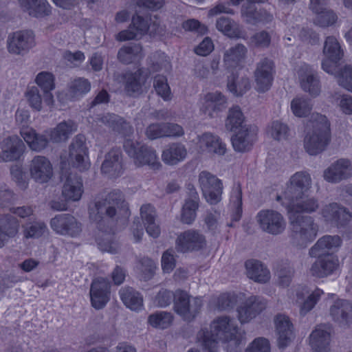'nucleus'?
Segmentation results:
<instances>
[{"instance_id": "obj_1", "label": "nucleus", "mask_w": 352, "mask_h": 352, "mask_svg": "<svg viewBox=\"0 0 352 352\" xmlns=\"http://www.w3.org/2000/svg\"><path fill=\"white\" fill-rule=\"evenodd\" d=\"M310 185L311 178L308 174L296 173L291 177L284 194L278 197L287 208L291 228L295 232L294 237L302 243L313 241L318 232L311 219L302 215L318 208L316 201L307 195Z\"/></svg>"}, {"instance_id": "obj_2", "label": "nucleus", "mask_w": 352, "mask_h": 352, "mask_svg": "<svg viewBox=\"0 0 352 352\" xmlns=\"http://www.w3.org/2000/svg\"><path fill=\"white\" fill-rule=\"evenodd\" d=\"M30 118L28 109L19 107L16 112V122L21 125L19 133L28 147L34 151H41L48 142H64L76 130V126L72 121L59 123L54 129L38 134L34 129L26 126Z\"/></svg>"}, {"instance_id": "obj_3", "label": "nucleus", "mask_w": 352, "mask_h": 352, "mask_svg": "<svg viewBox=\"0 0 352 352\" xmlns=\"http://www.w3.org/2000/svg\"><path fill=\"white\" fill-rule=\"evenodd\" d=\"M240 333L234 321L228 317H221L212 322L210 331L201 330L198 333V340L208 352H213L220 342H232L234 344L239 342Z\"/></svg>"}, {"instance_id": "obj_4", "label": "nucleus", "mask_w": 352, "mask_h": 352, "mask_svg": "<svg viewBox=\"0 0 352 352\" xmlns=\"http://www.w3.org/2000/svg\"><path fill=\"white\" fill-rule=\"evenodd\" d=\"M341 244L339 236H325L320 238L310 250L312 257L318 258L312 265L310 272L316 277H324L333 272L338 267V261L333 257L323 258L335 250Z\"/></svg>"}, {"instance_id": "obj_5", "label": "nucleus", "mask_w": 352, "mask_h": 352, "mask_svg": "<svg viewBox=\"0 0 352 352\" xmlns=\"http://www.w3.org/2000/svg\"><path fill=\"white\" fill-rule=\"evenodd\" d=\"M314 126L316 131L307 134L305 138V148L310 155H317L324 150L330 141L329 123L327 118L319 114H313Z\"/></svg>"}, {"instance_id": "obj_6", "label": "nucleus", "mask_w": 352, "mask_h": 352, "mask_svg": "<svg viewBox=\"0 0 352 352\" xmlns=\"http://www.w3.org/2000/svg\"><path fill=\"white\" fill-rule=\"evenodd\" d=\"M199 184L206 200L215 204L221 199L223 185L219 179L207 171H202L199 175Z\"/></svg>"}, {"instance_id": "obj_7", "label": "nucleus", "mask_w": 352, "mask_h": 352, "mask_svg": "<svg viewBox=\"0 0 352 352\" xmlns=\"http://www.w3.org/2000/svg\"><path fill=\"white\" fill-rule=\"evenodd\" d=\"M118 208V213L125 217L129 215L127 204L120 199V195L113 194L110 195L108 199H105L102 203L98 201L90 208V217L97 219L98 214L106 213L109 217L115 214V207Z\"/></svg>"}, {"instance_id": "obj_8", "label": "nucleus", "mask_w": 352, "mask_h": 352, "mask_svg": "<svg viewBox=\"0 0 352 352\" xmlns=\"http://www.w3.org/2000/svg\"><path fill=\"white\" fill-rule=\"evenodd\" d=\"M126 152L134 160L138 166L148 165L153 168H157L160 165L156 152L150 148L138 147L131 140H126L124 143Z\"/></svg>"}, {"instance_id": "obj_9", "label": "nucleus", "mask_w": 352, "mask_h": 352, "mask_svg": "<svg viewBox=\"0 0 352 352\" xmlns=\"http://www.w3.org/2000/svg\"><path fill=\"white\" fill-rule=\"evenodd\" d=\"M322 67L326 72L336 75L339 60L342 57V52L335 37H328L323 50Z\"/></svg>"}, {"instance_id": "obj_10", "label": "nucleus", "mask_w": 352, "mask_h": 352, "mask_svg": "<svg viewBox=\"0 0 352 352\" xmlns=\"http://www.w3.org/2000/svg\"><path fill=\"white\" fill-rule=\"evenodd\" d=\"M175 298V311L185 320L193 318L203 304L201 298L190 299L188 294L184 292H177Z\"/></svg>"}, {"instance_id": "obj_11", "label": "nucleus", "mask_w": 352, "mask_h": 352, "mask_svg": "<svg viewBox=\"0 0 352 352\" xmlns=\"http://www.w3.org/2000/svg\"><path fill=\"white\" fill-rule=\"evenodd\" d=\"M68 160L80 170L86 169L89 166L86 139L84 135L76 136L69 148Z\"/></svg>"}, {"instance_id": "obj_12", "label": "nucleus", "mask_w": 352, "mask_h": 352, "mask_svg": "<svg viewBox=\"0 0 352 352\" xmlns=\"http://www.w3.org/2000/svg\"><path fill=\"white\" fill-rule=\"evenodd\" d=\"M28 170L31 178L38 184L48 182L53 176L52 164L44 156H35L30 161Z\"/></svg>"}, {"instance_id": "obj_13", "label": "nucleus", "mask_w": 352, "mask_h": 352, "mask_svg": "<svg viewBox=\"0 0 352 352\" xmlns=\"http://www.w3.org/2000/svg\"><path fill=\"white\" fill-rule=\"evenodd\" d=\"M157 24L149 23L148 19L145 20L139 16H133L132 25L128 30L122 31L118 34L116 38L119 41H126L141 38L149 32L150 34H154L156 32Z\"/></svg>"}, {"instance_id": "obj_14", "label": "nucleus", "mask_w": 352, "mask_h": 352, "mask_svg": "<svg viewBox=\"0 0 352 352\" xmlns=\"http://www.w3.org/2000/svg\"><path fill=\"white\" fill-rule=\"evenodd\" d=\"M256 219L263 230L272 234L282 232L285 228L283 216L274 210H261L258 213Z\"/></svg>"}, {"instance_id": "obj_15", "label": "nucleus", "mask_w": 352, "mask_h": 352, "mask_svg": "<svg viewBox=\"0 0 352 352\" xmlns=\"http://www.w3.org/2000/svg\"><path fill=\"white\" fill-rule=\"evenodd\" d=\"M273 75V62L267 58L261 60L254 73L256 90L260 93L268 91L272 84Z\"/></svg>"}, {"instance_id": "obj_16", "label": "nucleus", "mask_w": 352, "mask_h": 352, "mask_svg": "<svg viewBox=\"0 0 352 352\" xmlns=\"http://www.w3.org/2000/svg\"><path fill=\"white\" fill-rule=\"evenodd\" d=\"M24 144L17 135H9L0 143V162L17 160L24 151Z\"/></svg>"}, {"instance_id": "obj_17", "label": "nucleus", "mask_w": 352, "mask_h": 352, "mask_svg": "<svg viewBox=\"0 0 352 352\" xmlns=\"http://www.w3.org/2000/svg\"><path fill=\"white\" fill-rule=\"evenodd\" d=\"M195 144L196 150L201 153L223 155L227 151L226 144L218 136L211 133H204L199 136Z\"/></svg>"}, {"instance_id": "obj_18", "label": "nucleus", "mask_w": 352, "mask_h": 352, "mask_svg": "<svg viewBox=\"0 0 352 352\" xmlns=\"http://www.w3.org/2000/svg\"><path fill=\"white\" fill-rule=\"evenodd\" d=\"M34 45V38L31 32H16L8 38L9 52L14 54L26 53Z\"/></svg>"}, {"instance_id": "obj_19", "label": "nucleus", "mask_w": 352, "mask_h": 352, "mask_svg": "<svg viewBox=\"0 0 352 352\" xmlns=\"http://www.w3.org/2000/svg\"><path fill=\"white\" fill-rule=\"evenodd\" d=\"M109 282L103 278L95 279L90 288V298L91 305L96 309H102L109 300Z\"/></svg>"}, {"instance_id": "obj_20", "label": "nucleus", "mask_w": 352, "mask_h": 352, "mask_svg": "<svg viewBox=\"0 0 352 352\" xmlns=\"http://www.w3.org/2000/svg\"><path fill=\"white\" fill-rule=\"evenodd\" d=\"M234 133L232 137V144L236 152L245 153L250 151L257 140L256 127L247 128Z\"/></svg>"}, {"instance_id": "obj_21", "label": "nucleus", "mask_w": 352, "mask_h": 352, "mask_svg": "<svg viewBox=\"0 0 352 352\" xmlns=\"http://www.w3.org/2000/svg\"><path fill=\"white\" fill-rule=\"evenodd\" d=\"M34 82L43 94L44 104L49 107H53L54 97L52 91L56 87L54 75L47 71L38 72L35 76Z\"/></svg>"}, {"instance_id": "obj_22", "label": "nucleus", "mask_w": 352, "mask_h": 352, "mask_svg": "<svg viewBox=\"0 0 352 352\" xmlns=\"http://www.w3.org/2000/svg\"><path fill=\"white\" fill-rule=\"evenodd\" d=\"M352 168L348 160L340 159L333 162L324 172V178L329 182L336 183L351 176Z\"/></svg>"}, {"instance_id": "obj_23", "label": "nucleus", "mask_w": 352, "mask_h": 352, "mask_svg": "<svg viewBox=\"0 0 352 352\" xmlns=\"http://www.w3.org/2000/svg\"><path fill=\"white\" fill-rule=\"evenodd\" d=\"M151 84L149 74L145 69L126 76V90L129 95L135 96L146 89Z\"/></svg>"}, {"instance_id": "obj_24", "label": "nucleus", "mask_w": 352, "mask_h": 352, "mask_svg": "<svg viewBox=\"0 0 352 352\" xmlns=\"http://www.w3.org/2000/svg\"><path fill=\"white\" fill-rule=\"evenodd\" d=\"M226 104V98L218 91L210 92L201 98L199 105L201 111L210 117L215 116Z\"/></svg>"}, {"instance_id": "obj_25", "label": "nucleus", "mask_w": 352, "mask_h": 352, "mask_svg": "<svg viewBox=\"0 0 352 352\" xmlns=\"http://www.w3.org/2000/svg\"><path fill=\"white\" fill-rule=\"evenodd\" d=\"M311 8L316 14L314 23L321 27H326L333 24L337 16L331 10L324 7L323 0H311Z\"/></svg>"}, {"instance_id": "obj_26", "label": "nucleus", "mask_w": 352, "mask_h": 352, "mask_svg": "<svg viewBox=\"0 0 352 352\" xmlns=\"http://www.w3.org/2000/svg\"><path fill=\"white\" fill-rule=\"evenodd\" d=\"M52 228L60 234L74 236L79 230L80 227L76 220L69 216L59 215L51 221Z\"/></svg>"}, {"instance_id": "obj_27", "label": "nucleus", "mask_w": 352, "mask_h": 352, "mask_svg": "<svg viewBox=\"0 0 352 352\" xmlns=\"http://www.w3.org/2000/svg\"><path fill=\"white\" fill-rule=\"evenodd\" d=\"M265 305L256 297L248 298L238 308V318L241 323L253 319L264 308Z\"/></svg>"}, {"instance_id": "obj_28", "label": "nucleus", "mask_w": 352, "mask_h": 352, "mask_svg": "<svg viewBox=\"0 0 352 352\" xmlns=\"http://www.w3.org/2000/svg\"><path fill=\"white\" fill-rule=\"evenodd\" d=\"M205 244L204 238L195 231H187L179 235L177 241V248L182 252L197 250Z\"/></svg>"}, {"instance_id": "obj_29", "label": "nucleus", "mask_w": 352, "mask_h": 352, "mask_svg": "<svg viewBox=\"0 0 352 352\" xmlns=\"http://www.w3.org/2000/svg\"><path fill=\"white\" fill-rule=\"evenodd\" d=\"M297 75L302 88L311 96H317L320 91L318 80L314 77L311 68L304 65L297 71Z\"/></svg>"}, {"instance_id": "obj_30", "label": "nucleus", "mask_w": 352, "mask_h": 352, "mask_svg": "<svg viewBox=\"0 0 352 352\" xmlns=\"http://www.w3.org/2000/svg\"><path fill=\"white\" fill-rule=\"evenodd\" d=\"M146 133L149 138L156 139L164 136H180L184 134V130L181 126L175 124H155L147 128Z\"/></svg>"}, {"instance_id": "obj_31", "label": "nucleus", "mask_w": 352, "mask_h": 352, "mask_svg": "<svg viewBox=\"0 0 352 352\" xmlns=\"http://www.w3.org/2000/svg\"><path fill=\"white\" fill-rule=\"evenodd\" d=\"M225 126L228 131L232 132L256 127L246 124L245 116L239 107H233L229 109Z\"/></svg>"}, {"instance_id": "obj_32", "label": "nucleus", "mask_w": 352, "mask_h": 352, "mask_svg": "<svg viewBox=\"0 0 352 352\" xmlns=\"http://www.w3.org/2000/svg\"><path fill=\"white\" fill-rule=\"evenodd\" d=\"M275 325L278 334V344L279 347L283 348L293 338L291 324L287 316L279 315L275 318Z\"/></svg>"}, {"instance_id": "obj_33", "label": "nucleus", "mask_w": 352, "mask_h": 352, "mask_svg": "<svg viewBox=\"0 0 352 352\" xmlns=\"http://www.w3.org/2000/svg\"><path fill=\"white\" fill-rule=\"evenodd\" d=\"M19 3L32 16L43 17L51 13V6L47 0H19Z\"/></svg>"}, {"instance_id": "obj_34", "label": "nucleus", "mask_w": 352, "mask_h": 352, "mask_svg": "<svg viewBox=\"0 0 352 352\" xmlns=\"http://www.w3.org/2000/svg\"><path fill=\"white\" fill-rule=\"evenodd\" d=\"M187 155L185 147L179 144H173L166 146L162 154V160L168 165H175L183 161Z\"/></svg>"}, {"instance_id": "obj_35", "label": "nucleus", "mask_w": 352, "mask_h": 352, "mask_svg": "<svg viewBox=\"0 0 352 352\" xmlns=\"http://www.w3.org/2000/svg\"><path fill=\"white\" fill-rule=\"evenodd\" d=\"M82 194V184L80 178L70 175L69 176L63 188V195L68 200L78 201Z\"/></svg>"}, {"instance_id": "obj_36", "label": "nucleus", "mask_w": 352, "mask_h": 352, "mask_svg": "<svg viewBox=\"0 0 352 352\" xmlns=\"http://www.w3.org/2000/svg\"><path fill=\"white\" fill-rule=\"evenodd\" d=\"M246 52V48L242 45H237L227 50L223 58L226 67L229 69H234L239 68Z\"/></svg>"}, {"instance_id": "obj_37", "label": "nucleus", "mask_w": 352, "mask_h": 352, "mask_svg": "<svg viewBox=\"0 0 352 352\" xmlns=\"http://www.w3.org/2000/svg\"><path fill=\"white\" fill-rule=\"evenodd\" d=\"M248 276L259 283H265L270 279V272L261 263L250 260L245 263Z\"/></svg>"}, {"instance_id": "obj_38", "label": "nucleus", "mask_w": 352, "mask_h": 352, "mask_svg": "<svg viewBox=\"0 0 352 352\" xmlns=\"http://www.w3.org/2000/svg\"><path fill=\"white\" fill-rule=\"evenodd\" d=\"M24 98L33 110L42 111H48L52 108V107H49L44 104L43 95H41L38 87L35 86L28 87L24 93Z\"/></svg>"}, {"instance_id": "obj_39", "label": "nucleus", "mask_w": 352, "mask_h": 352, "mask_svg": "<svg viewBox=\"0 0 352 352\" xmlns=\"http://www.w3.org/2000/svg\"><path fill=\"white\" fill-rule=\"evenodd\" d=\"M141 220L146 226L147 233L152 237H157L160 232L159 226L154 221L155 212L151 205H144L140 210Z\"/></svg>"}, {"instance_id": "obj_40", "label": "nucleus", "mask_w": 352, "mask_h": 352, "mask_svg": "<svg viewBox=\"0 0 352 352\" xmlns=\"http://www.w3.org/2000/svg\"><path fill=\"white\" fill-rule=\"evenodd\" d=\"M331 316L340 322L349 323L352 319V307L346 301L339 300L331 307Z\"/></svg>"}, {"instance_id": "obj_41", "label": "nucleus", "mask_w": 352, "mask_h": 352, "mask_svg": "<svg viewBox=\"0 0 352 352\" xmlns=\"http://www.w3.org/2000/svg\"><path fill=\"white\" fill-rule=\"evenodd\" d=\"M121 300L131 310L140 311L143 307V300L138 292L132 289L125 288L120 292Z\"/></svg>"}, {"instance_id": "obj_42", "label": "nucleus", "mask_w": 352, "mask_h": 352, "mask_svg": "<svg viewBox=\"0 0 352 352\" xmlns=\"http://www.w3.org/2000/svg\"><path fill=\"white\" fill-rule=\"evenodd\" d=\"M198 196L194 188L190 190V197L183 206L182 220L186 223H190L195 219V211L197 208Z\"/></svg>"}, {"instance_id": "obj_43", "label": "nucleus", "mask_w": 352, "mask_h": 352, "mask_svg": "<svg viewBox=\"0 0 352 352\" xmlns=\"http://www.w3.org/2000/svg\"><path fill=\"white\" fill-rule=\"evenodd\" d=\"M121 169L119 151H111L109 152L102 165V170L104 173L114 175L119 173Z\"/></svg>"}, {"instance_id": "obj_44", "label": "nucleus", "mask_w": 352, "mask_h": 352, "mask_svg": "<svg viewBox=\"0 0 352 352\" xmlns=\"http://www.w3.org/2000/svg\"><path fill=\"white\" fill-rule=\"evenodd\" d=\"M230 211L233 221H238L242 214V193L239 187L235 188L231 195Z\"/></svg>"}, {"instance_id": "obj_45", "label": "nucleus", "mask_w": 352, "mask_h": 352, "mask_svg": "<svg viewBox=\"0 0 352 352\" xmlns=\"http://www.w3.org/2000/svg\"><path fill=\"white\" fill-rule=\"evenodd\" d=\"M18 223L14 219H2L0 220V248L8 237L14 236L18 232Z\"/></svg>"}, {"instance_id": "obj_46", "label": "nucleus", "mask_w": 352, "mask_h": 352, "mask_svg": "<svg viewBox=\"0 0 352 352\" xmlns=\"http://www.w3.org/2000/svg\"><path fill=\"white\" fill-rule=\"evenodd\" d=\"M142 56V49L140 45L123 47L118 52V58L124 63L138 61Z\"/></svg>"}, {"instance_id": "obj_47", "label": "nucleus", "mask_w": 352, "mask_h": 352, "mask_svg": "<svg viewBox=\"0 0 352 352\" xmlns=\"http://www.w3.org/2000/svg\"><path fill=\"white\" fill-rule=\"evenodd\" d=\"M329 329L326 325L318 326L309 336V343L312 347H320L329 340Z\"/></svg>"}, {"instance_id": "obj_48", "label": "nucleus", "mask_w": 352, "mask_h": 352, "mask_svg": "<svg viewBox=\"0 0 352 352\" xmlns=\"http://www.w3.org/2000/svg\"><path fill=\"white\" fill-rule=\"evenodd\" d=\"M290 109L296 117L303 118L309 114L311 106L307 99L297 96L291 101Z\"/></svg>"}, {"instance_id": "obj_49", "label": "nucleus", "mask_w": 352, "mask_h": 352, "mask_svg": "<svg viewBox=\"0 0 352 352\" xmlns=\"http://www.w3.org/2000/svg\"><path fill=\"white\" fill-rule=\"evenodd\" d=\"M250 87V82L248 78L238 77L236 78L235 76H228V89L235 96H241L246 92Z\"/></svg>"}, {"instance_id": "obj_50", "label": "nucleus", "mask_w": 352, "mask_h": 352, "mask_svg": "<svg viewBox=\"0 0 352 352\" xmlns=\"http://www.w3.org/2000/svg\"><path fill=\"white\" fill-rule=\"evenodd\" d=\"M323 216L327 220H347L350 214L344 208H340L337 204H333L326 207L323 211Z\"/></svg>"}, {"instance_id": "obj_51", "label": "nucleus", "mask_w": 352, "mask_h": 352, "mask_svg": "<svg viewBox=\"0 0 352 352\" xmlns=\"http://www.w3.org/2000/svg\"><path fill=\"white\" fill-rule=\"evenodd\" d=\"M217 28L225 35L236 38L241 36V32L236 24L226 18H221L217 22Z\"/></svg>"}, {"instance_id": "obj_52", "label": "nucleus", "mask_w": 352, "mask_h": 352, "mask_svg": "<svg viewBox=\"0 0 352 352\" xmlns=\"http://www.w3.org/2000/svg\"><path fill=\"white\" fill-rule=\"evenodd\" d=\"M287 133V126L279 121H274L272 122L267 128V135L276 140L285 139Z\"/></svg>"}, {"instance_id": "obj_53", "label": "nucleus", "mask_w": 352, "mask_h": 352, "mask_svg": "<svg viewBox=\"0 0 352 352\" xmlns=\"http://www.w3.org/2000/svg\"><path fill=\"white\" fill-rule=\"evenodd\" d=\"M91 85L89 82L83 78L75 80L70 87V95L72 98H78L90 91Z\"/></svg>"}, {"instance_id": "obj_54", "label": "nucleus", "mask_w": 352, "mask_h": 352, "mask_svg": "<svg viewBox=\"0 0 352 352\" xmlns=\"http://www.w3.org/2000/svg\"><path fill=\"white\" fill-rule=\"evenodd\" d=\"M148 323L153 327L164 329L172 322V316L166 312H157L148 317Z\"/></svg>"}, {"instance_id": "obj_55", "label": "nucleus", "mask_w": 352, "mask_h": 352, "mask_svg": "<svg viewBox=\"0 0 352 352\" xmlns=\"http://www.w3.org/2000/svg\"><path fill=\"white\" fill-rule=\"evenodd\" d=\"M154 87L158 94L164 100H169L171 98V92L166 78L163 76L155 77Z\"/></svg>"}, {"instance_id": "obj_56", "label": "nucleus", "mask_w": 352, "mask_h": 352, "mask_svg": "<svg viewBox=\"0 0 352 352\" xmlns=\"http://www.w3.org/2000/svg\"><path fill=\"white\" fill-rule=\"evenodd\" d=\"M333 102L340 107L344 113H352V98L351 96L336 94L333 96Z\"/></svg>"}, {"instance_id": "obj_57", "label": "nucleus", "mask_w": 352, "mask_h": 352, "mask_svg": "<svg viewBox=\"0 0 352 352\" xmlns=\"http://www.w3.org/2000/svg\"><path fill=\"white\" fill-rule=\"evenodd\" d=\"M337 78L340 86L352 92V66L346 67Z\"/></svg>"}, {"instance_id": "obj_58", "label": "nucleus", "mask_w": 352, "mask_h": 352, "mask_svg": "<svg viewBox=\"0 0 352 352\" xmlns=\"http://www.w3.org/2000/svg\"><path fill=\"white\" fill-rule=\"evenodd\" d=\"M45 231V226L42 223L36 222L29 226H27L23 231V234L26 238L39 237L43 235Z\"/></svg>"}, {"instance_id": "obj_59", "label": "nucleus", "mask_w": 352, "mask_h": 352, "mask_svg": "<svg viewBox=\"0 0 352 352\" xmlns=\"http://www.w3.org/2000/svg\"><path fill=\"white\" fill-rule=\"evenodd\" d=\"M245 352H270L269 342L263 338H256L249 345Z\"/></svg>"}, {"instance_id": "obj_60", "label": "nucleus", "mask_w": 352, "mask_h": 352, "mask_svg": "<svg viewBox=\"0 0 352 352\" xmlns=\"http://www.w3.org/2000/svg\"><path fill=\"white\" fill-rule=\"evenodd\" d=\"M182 28L186 31H196L197 32L204 34L207 32L208 28L206 25L200 23L195 19H188L182 23Z\"/></svg>"}, {"instance_id": "obj_61", "label": "nucleus", "mask_w": 352, "mask_h": 352, "mask_svg": "<svg viewBox=\"0 0 352 352\" xmlns=\"http://www.w3.org/2000/svg\"><path fill=\"white\" fill-rule=\"evenodd\" d=\"M322 293V292L321 290L317 289L310 294L307 299L305 300L303 304L301 305L300 312L302 314H305L311 310L315 305L319 297L321 296Z\"/></svg>"}, {"instance_id": "obj_62", "label": "nucleus", "mask_w": 352, "mask_h": 352, "mask_svg": "<svg viewBox=\"0 0 352 352\" xmlns=\"http://www.w3.org/2000/svg\"><path fill=\"white\" fill-rule=\"evenodd\" d=\"M214 50L212 41L208 38H204L195 49V52L200 56H206Z\"/></svg>"}, {"instance_id": "obj_63", "label": "nucleus", "mask_w": 352, "mask_h": 352, "mask_svg": "<svg viewBox=\"0 0 352 352\" xmlns=\"http://www.w3.org/2000/svg\"><path fill=\"white\" fill-rule=\"evenodd\" d=\"M64 58L71 65L77 66L84 61L85 57L84 54L80 51H76L74 52L68 51L65 52Z\"/></svg>"}, {"instance_id": "obj_64", "label": "nucleus", "mask_w": 352, "mask_h": 352, "mask_svg": "<svg viewBox=\"0 0 352 352\" xmlns=\"http://www.w3.org/2000/svg\"><path fill=\"white\" fill-rule=\"evenodd\" d=\"M175 265L173 254L170 251L166 252L162 257V267L164 272L169 273Z\"/></svg>"}]
</instances>
